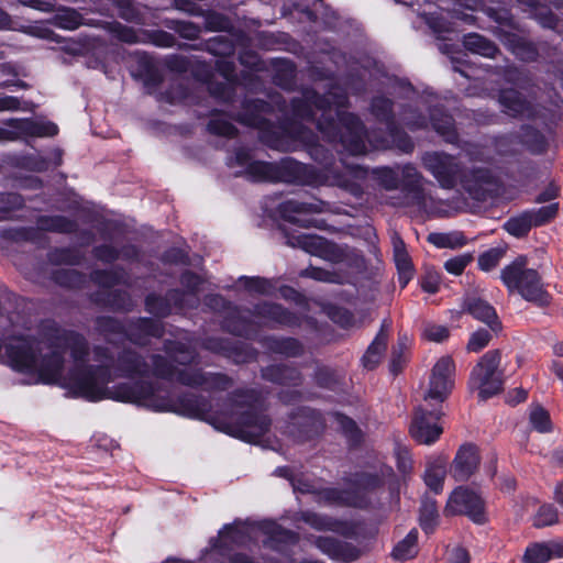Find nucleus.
Returning a JSON list of instances; mask_svg holds the SVG:
<instances>
[{"mask_svg": "<svg viewBox=\"0 0 563 563\" xmlns=\"http://www.w3.org/2000/svg\"><path fill=\"white\" fill-rule=\"evenodd\" d=\"M272 103L245 100L235 120L258 130L261 141L273 150L294 152L306 148L310 157L322 164L320 168L302 164L291 157L274 163V183L283 181L309 186H336L354 197L363 194L366 170L357 165L328 166L330 153L317 142L316 134L302 122H316L317 112L303 95L288 106L280 96H273Z\"/></svg>", "mask_w": 563, "mask_h": 563, "instance_id": "obj_2", "label": "nucleus"}, {"mask_svg": "<svg viewBox=\"0 0 563 563\" xmlns=\"http://www.w3.org/2000/svg\"><path fill=\"white\" fill-rule=\"evenodd\" d=\"M257 522L235 521L232 525H225L219 532V538L223 544H233L245 547L255 539L258 531Z\"/></svg>", "mask_w": 563, "mask_h": 563, "instance_id": "obj_20", "label": "nucleus"}, {"mask_svg": "<svg viewBox=\"0 0 563 563\" xmlns=\"http://www.w3.org/2000/svg\"><path fill=\"white\" fill-rule=\"evenodd\" d=\"M376 181L387 190H395L400 186L399 167H377L373 170Z\"/></svg>", "mask_w": 563, "mask_h": 563, "instance_id": "obj_46", "label": "nucleus"}, {"mask_svg": "<svg viewBox=\"0 0 563 563\" xmlns=\"http://www.w3.org/2000/svg\"><path fill=\"white\" fill-rule=\"evenodd\" d=\"M428 242L438 249H459L467 243L462 231L432 232L427 238Z\"/></svg>", "mask_w": 563, "mask_h": 563, "instance_id": "obj_35", "label": "nucleus"}, {"mask_svg": "<svg viewBox=\"0 0 563 563\" xmlns=\"http://www.w3.org/2000/svg\"><path fill=\"white\" fill-rule=\"evenodd\" d=\"M205 29L210 32H223L231 27V21L222 13L205 10Z\"/></svg>", "mask_w": 563, "mask_h": 563, "instance_id": "obj_53", "label": "nucleus"}, {"mask_svg": "<svg viewBox=\"0 0 563 563\" xmlns=\"http://www.w3.org/2000/svg\"><path fill=\"white\" fill-rule=\"evenodd\" d=\"M217 66L223 75L224 82H211L208 86L210 93L218 100L223 102H231L234 96V84L231 81V76L234 73V66L232 63L218 62Z\"/></svg>", "mask_w": 563, "mask_h": 563, "instance_id": "obj_27", "label": "nucleus"}, {"mask_svg": "<svg viewBox=\"0 0 563 563\" xmlns=\"http://www.w3.org/2000/svg\"><path fill=\"white\" fill-rule=\"evenodd\" d=\"M255 314L262 317L266 322H274L284 325H296L298 317L277 303H262L255 307Z\"/></svg>", "mask_w": 563, "mask_h": 563, "instance_id": "obj_29", "label": "nucleus"}, {"mask_svg": "<svg viewBox=\"0 0 563 563\" xmlns=\"http://www.w3.org/2000/svg\"><path fill=\"white\" fill-rule=\"evenodd\" d=\"M418 531L412 529L401 541H399L394 550L393 558L399 561L412 559L418 553Z\"/></svg>", "mask_w": 563, "mask_h": 563, "instance_id": "obj_39", "label": "nucleus"}, {"mask_svg": "<svg viewBox=\"0 0 563 563\" xmlns=\"http://www.w3.org/2000/svg\"><path fill=\"white\" fill-rule=\"evenodd\" d=\"M391 242L394 250V261L398 271V280L400 286L404 288L415 275L413 265L406 250L405 242L397 233L391 236Z\"/></svg>", "mask_w": 563, "mask_h": 563, "instance_id": "obj_22", "label": "nucleus"}, {"mask_svg": "<svg viewBox=\"0 0 563 563\" xmlns=\"http://www.w3.org/2000/svg\"><path fill=\"white\" fill-rule=\"evenodd\" d=\"M206 305L211 309L218 311H225L227 314L223 320V327L230 333L240 336L250 338L255 331L253 322L250 320V311L240 310L236 307H232L225 299L220 295H211L206 298Z\"/></svg>", "mask_w": 563, "mask_h": 563, "instance_id": "obj_11", "label": "nucleus"}, {"mask_svg": "<svg viewBox=\"0 0 563 563\" xmlns=\"http://www.w3.org/2000/svg\"><path fill=\"white\" fill-rule=\"evenodd\" d=\"M230 165L233 166V163H230ZM234 165L244 168L238 175L244 176L249 180L274 183V163L254 161L250 151L245 148H239L235 152Z\"/></svg>", "mask_w": 563, "mask_h": 563, "instance_id": "obj_15", "label": "nucleus"}, {"mask_svg": "<svg viewBox=\"0 0 563 563\" xmlns=\"http://www.w3.org/2000/svg\"><path fill=\"white\" fill-rule=\"evenodd\" d=\"M553 556L551 547L543 542H534L527 547L523 563H545Z\"/></svg>", "mask_w": 563, "mask_h": 563, "instance_id": "obj_45", "label": "nucleus"}, {"mask_svg": "<svg viewBox=\"0 0 563 563\" xmlns=\"http://www.w3.org/2000/svg\"><path fill=\"white\" fill-rule=\"evenodd\" d=\"M394 454L397 461L398 471L404 475L409 474L412 470V460L409 449L406 445L396 442Z\"/></svg>", "mask_w": 563, "mask_h": 563, "instance_id": "obj_61", "label": "nucleus"}, {"mask_svg": "<svg viewBox=\"0 0 563 563\" xmlns=\"http://www.w3.org/2000/svg\"><path fill=\"white\" fill-rule=\"evenodd\" d=\"M164 351L169 358L180 365L197 363L198 354L191 342L166 341L164 343Z\"/></svg>", "mask_w": 563, "mask_h": 563, "instance_id": "obj_32", "label": "nucleus"}, {"mask_svg": "<svg viewBox=\"0 0 563 563\" xmlns=\"http://www.w3.org/2000/svg\"><path fill=\"white\" fill-rule=\"evenodd\" d=\"M188 97V89L184 82L175 80L170 85L169 89L159 93L158 100L170 104H177L187 101Z\"/></svg>", "mask_w": 563, "mask_h": 563, "instance_id": "obj_51", "label": "nucleus"}, {"mask_svg": "<svg viewBox=\"0 0 563 563\" xmlns=\"http://www.w3.org/2000/svg\"><path fill=\"white\" fill-rule=\"evenodd\" d=\"M422 164L442 188L451 189L460 180L470 196L478 201H485L499 194L498 178L488 168H473L462 173L454 156L440 152L426 153L422 156Z\"/></svg>", "mask_w": 563, "mask_h": 563, "instance_id": "obj_4", "label": "nucleus"}, {"mask_svg": "<svg viewBox=\"0 0 563 563\" xmlns=\"http://www.w3.org/2000/svg\"><path fill=\"white\" fill-rule=\"evenodd\" d=\"M96 366L85 365L89 355L87 339L73 330L46 320L40 325L37 340H20L7 346L9 365L16 372L33 374L37 383L58 384L75 397L90 401L103 398L134 402L156 411H174L205 420L216 429L246 442H255L266 434L272 419L265 412L260 390L241 388L229 394L223 404L194 394L174 399L161 396L151 383L122 384L115 389L108 385L117 377L145 376L150 372L162 379L208 391H224L233 379L222 373H206L198 368H176L162 355H152V366L135 351L123 350L115 360L109 347L96 345L92 350Z\"/></svg>", "mask_w": 563, "mask_h": 563, "instance_id": "obj_1", "label": "nucleus"}, {"mask_svg": "<svg viewBox=\"0 0 563 563\" xmlns=\"http://www.w3.org/2000/svg\"><path fill=\"white\" fill-rule=\"evenodd\" d=\"M400 120L411 131L426 129L428 126L427 118L418 113L417 109L411 107L404 108Z\"/></svg>", "mask_w": 563, "mask_h": 563, "instance_id": "obj_60", "label": "nucleus"}, {"mask_svg": "<svg viewBox=\"0 0 563 563\" xmlns=\"http://www.w3.org/2000/svg\"><path fill=\"white\" fill-rule=\"evenodd\" d=\"M441 411L419 406L409 428L410 435L419 444L431 445L440 439L443 428L439 423Z\"/></svg>", "mask_w": 563, "mask_h": 563, "instance_id": "obj_12", "label": "nucleus"}, {"mask_svg": "<svg viewBox=\"0 0 563 563\" xmlns=\"http://www.w3.org/2000/svg\"><path fill=\"white\" fill-rule=\"evenodd\" d=\"M184 296L183 291L179 290L169 291L165 298L148 295L145 300V307L146 310L154 316L166 317L172 312V301L176 308H185V303L183 302Z\"/></svg>", "mask_w": 563, "mask_h": 563, "instance_id": "obj_25", "label": "nucleus"}, {"mask_svg": "<svg viewBox=\"0 0 563 563\" xmlns=\"http://www.w3.org/2000/svg\"><path fill=\"white\" fill-rule=\"evenodd\" d=\"M388 324L383 323L380 331L377 333L371 345L367 347L362 357V364L367 369H374L380 362L387 346Z\"/></svg>", "mask_w": 563, "mask_h": 563, "instance_id": "obj_31", "label": "nucleus"}, {"mask_svg": "<svg viewBox=\"0 0 563 563\" xmlns=\"http://www.w3.org/2000/svg\"><path fill=\"white\" fill-rule=\"evenodd\" d=\"M49 260L55 264L77 265L81 262L82 255L76 249H57L51 253Z\"/></svg>", "mask_w": 563, "mask_h": 563, "instance_id": "obj_59", "label": "nucleus"}, {"mask_svg": "<svg viewBox=\"0 0 563 563\" xmlns=\"http://www.w3.org/2000/svg\"><path fill=\"white\" fill-rule=\"evenodd\" d=\"M328 211H330V205L320 199H313L310 202L289 199L278 206L280 217L292 223L300 222V216L324 213Z\"/></svg>", "mask_w": 563, "mask_h": 563, "instance_id": "obj_18", "label": "nucleus"}, {"mask_svg": "<svg viewBox=\"0 0 563 563\" xmlns=\"http://www.w3.org/2000/svg\"><path fill=\"white\" fill-rule=\"evenodd\" d=\"M103 29L115 40L126 44H140L143 42V30H134L120 22H104Z\"/></svg>", "mask_w": 563, "mask_h": 563, "instance_id": "obj_34", "label": "nucleus"}, {"mask_svg": "<svg viewBox=\"0 0 563 563\" xmlns=\"http://www.w3.org/2000/svg\"><path fill=\"white\" fill-rule=\"evenodd\" d=\"M500 279L510 292H518L527 301L538 306L550 302L539 272L528 266L526 256H518L506 265L500 272Z\"/></svg>", "mask_w": 563, "mask_h": 563, "instance_id": "obj_5", "label": "nucleus"}, {"mask_svg": "<svg viewBox=\"0 0 563 563\" xmlns=\"http://www.w3.org/2000/svg\"><path fill=\"white\" fill-rule=\"evenodd\" d=\"M296 68L289 60H278L274 82L285 89H289L295 79Z\"/></svg>", "mask_w": 563, "mask_h": 563, "instance_id": "obj_50", "label": "nucleus"}, {"mask_svg": "<svg viewBox=\"0 0 563 563\" xmlns=\"http://www.w3.org/2000/svg\"><path fill=\"white\" fill-rule=\"evenodd\" d=\"M559 521L558 510L552 505H542L533 517V526L543 528Z\"/></svg>", "mask_w": 563, "mask_h": 563, "instance_id": "obj_58", "label": "nucleus"}, {"mask_svg": "<svg viewBox=\"0 0 563 563\" xmlns=\"http://www.w3.org/2000/svg\"><path fill=\"white\" fill-rule=\"evenodd\" d=\"M37 229L56 233H71L76 231L77 223L63 216H43L37 219Z\"/></svg>", "mask_w": 563, "mask_h": 563, "instance_id": "obj_36", "label": "nucleus"}, {"mask_svg": "<svg viewBox=\"0 0 563 563\" xmlns=\"http://www.w3.org/2000/svg\"><path fill=\"white\" fill-rule=\"evenodd\" d=\"M558 211L559 203L554 202L538 209L529 210L528 213L530 216L533 227H540L555 218Z\"/></svg>", "mask_w": 563, "mask_h": 563, "instance_id": "obj_55", "label": "nucleus"}, {"mask_svg": "<svg viewBox=\"0 0 563 563\" xmlns=\"http://www.w3.org/2000/svg\"><path fill=\"white\" fill-rule=\"evenodd\" d=\"M207 130L209 133L232 139L236 136V128L228 120L223 119L218 112L212 113Z\"/></svg>", "mask_w": 563, "mask_h": 563, "instance_id": "obj_47", "label": "nucleus"}, {"mask_svg": "<svg viewBox=\"0 0 563 563\" xmlns=\"http://www.w3.org/2000/svg\"><path fill=\"white\" fill-rule=\"evenodd\" d=\"M349 489L322 488L318 492V503L329 506L366 508L371 504L369 494L383 485L377 474L356 473L347 479Z\"/></svg>", "mask_w": 563, "mask_h": 563, "instance_id": "obj_6", "label": "nucleus"}, {"mask_svg": "<svg viewBox=\"0 0 563 563\" xmlns=\"http://www.w3.org/2000/svg\"><path fill=\"white\" fill-rule=\"evenodd\" d=\"M331 417L338 424V429L345 435L351 444H356L361 441L362 432L354 420L339 412L332 413Z\"/></svg>", "mask_w": 563, "mask_h": 563, "instance_id": "obj_43", "label": "nucleus"}, {"mask_svg": "<svg viewBox=\"0 0 563 563\" xmlns=\"http://www.w3.org/2000/svg\"><path fill=\"white\" fill-rule=\"evenodd\" d=\"M463 45L467 51L488 58H494L496 54L499 53V49L494 42L477 33H470L465 35L463 38Z\"/></svg>", "mask_w": 563, "mask_h": 563, "instance_id": "obj_33", "label": "nucleus"}, {"mask_svg": "<svg viewBox=\"0 0 563 563\" xmlns=\"http://www.w3.org/2000/svg\"><path fill=\"white\" fill-rule=\"evenodd\" d=\"M240 282L244 288L254 294L260 295H272L275 290V286L271 279L262 277H241Z\"/></svg>", "mask_w": 563, "mask_h": 563, "instance_id": "obj_52", "label": "nucleus"}, {"mask_svg": "<svg viewBox=\"0 0 563 563\" xmlns=\"http://www.w3.org/2000/svg\"><path fill=\"white\" fill-rule=\"evenodd\" d=\"M301 519L316 530L335 532L342 531V522L324 515H319L312 511H306L302 512Z\"/></svg>", "mask_w": 563, "mask_h": 563, "instance_id": "obj_40", "label": "nucleus"}, {"mask_svg": "<svg viewBox=\"0 0 563 563\" xmlns=\"http://www.w3.org/2000/svg\"><path fill=\"white\" fill-rule=\"evenodd\" d=\"M306 101L312 106L317 113L318 130L330 143H338L351 155H363L367 152L368 142L374 148H385L396 145L402 152L409 153L413 150L411 139L400 132L397 126L394 113V102L386 97H374L371 102L369 112L386 126L385 137H373L365 130L360 118L346 112L349 107L347 91L339 86H333L320 97L314 90L306 89L303 92Z\"/></svg>", "mask_w": 563, "mask_h": 563, "instance_id": "obj_3", "label": "nucleus"}, {"mask_svg": "<svg viewBox=\"0 0 563 563\" xmlns=\"http://www.w3.org/2000/svg\"><path fill=\"white\" fill-rule=\"evenodd\" d=\"M504 45L520 60L536 62L539 57L537 46L525 37L517 34L504 33L500 35Z\"/></svg>", "mask_w": 563, "mask_h": 563, "instance_id": "obj_23", "label": "nucleus"}, {"mask_svg": "<svg viewBox=\"0 0 563 563\" xmlns=\"http://www.w3.org/2000/svg\"><path fill=\"white\" fill-rule=\"evenodd\" d=\"M505 252L503 249L494 247L490 249L478 256V267L484 272H489L495 268L500 260L503 258Z\"/></svg>", "mask_w": 563, "mask_h": 563, "instance_id": "obj_62", "label": "nucleus"}, {"mask_svg": "<svg viewBox=\"0 0 563 563\" xmlns=\"http://www.w3.org/2000/svg\"><path fill=\"white\" fill-rule=\"evenodd\" d=\"M290 422L286 427V433L300 440H309L319 434L325 426L323 417L310 408H301L291 416Z\"/></svg>", "mask_w": 563, "mask_h": 563, "instance_id": "obj_14", "label": "nucleus"}, {"mask_svg": "<svg viewBox=\"0 0 563 563\" xmlns=\"http://www.w3.org/2000/svg\"><path fill=\"white\" fill-rule=\"evenodd\" d=\"M164 24L166 27L178 33L183 38L190 41L197 40L201 33L200 26L189 21L167 19Z\"/></svg>", "mask_w": 563, "mask_h": 563, "instance_id": "obj_48", "label": "nucleus"}, {"mask_svg": "<svg viewBox=\"0 0 563 563\" xmlns=\"http://www.w3.org/2000/svg\"><path fill=\"white\" fill-rule=\"evenodd\" d=\"M5 125L12 128L8 130L13 132L18 141L21 136L51 137L58 133V126L51 121L33 120V119H8Z\"/></svg>", "mask_w": 563, "mask_h": 563, "instance_id": "obj_17", "label": "nucleus"}, {"mask_svg": "<svg viewBox=\"0 0 563 563\" xmlns=\"http://www.w3.org/2000/svg\"><path fill=\"white\" fill-rule=\"evenodd\" d=\"M401 175L400 186L404 192L411 195L412 203L418 207L426 206V194L422 188V175L411 165L406 164L399 167V176Z\"/></svg>", "mask_w": 563, "mask_h": 563, "instance_id": "obj_21", "label": "nucleus"}, {"mask_svg": "<svg viewBox=\"0 0 563 563\" xmlns=\"http://www.w3.org/2000/svg\"><path fill=\"white\" fill-rule=\"evenodd\" d=\"M314 544L322 553L332 559H340L343 556V545L334 538L319 537L316 539Z\"/></svg>", "mask_w": 563, "mask_h": 563, "instance_id": "obj_56", "label": "nucleus"}, {"mask_svg": "<svg viewBox=\"0 0 563 563\" xmlns=\"http://www.w3.org/2000/svg\"><path fill=\"white\" fill-rule=\"evenodd\" d=\"M439 514L437 501L431 498H424L420 508V527L426 533H432L438 526Z\"/></svg>", "mask_w": 563, "mask_h": 563, "instance_id": "obj_41", "label": "nucleus"}, {"mask_svg": "<svg viewBox=\"0 0 563 563\" xmlns=\"http://www.w3.org/2000/svg\"><path fill=\"white\" fill-rule=\"evenodd\" d=\"M258 531L266 537L264 544L275 551L285 552L299 542V534L283 528L273 520L258 521Z\"/></svg>", "mask_w": 563, "mask_h": 563, "instance_id": "obj_16", "label": "nucleus"}, {"mask_svg": "<svg viewBox=\"0 0 563 563\" xmlns=\"http://www.w3.org/2000/svg\"><path fill=\"white\" fill-rule=\"evenodd\" d=\"M55 280L65 287H78L84 282V276L75 269H59L55 273Z\"/></svg>", "mask_w": 563, "mask_h": 563, "instance_id": "obj_63", "label": "nucleus"}, {"mask_svg": "<svg viewBox=\"0 0 563 563\" xmlns=\"http://www.w3.org/2000/svg\"><path fill=\"white\" fill-rule=\"evenodd\" d=\"M208 49L216 55H230L233 53V44L225 36H217L208 42Z\"/></svg>", "mask_w": 563, "mask_h": 563, "instance_id": "obj_64", "label": "nucleus"}, {"mask_svg": "<svg viewBox=\"0 0 563 563\" xmlns=\"http://www.w3.org/2000/svg\"><path fill=\"white\" fill-rule=\"evenodd\" d=\"M143 44L151 43L158 47H173L176 38L173 34L157 30V31H143Z\"/></svg>", "mask_w": 563, "mask_h": 563, "instance_id": "obj_57", "label": "nucleus"}, {"mask_svg": "<svg viewBox=\"0 0 563 563\" xmlns=\"http://www.w3.org/2000/svg\"><path fill=\"white\" fill-rule=\"evenodd\" d=\"M529 422L533 430L545 433L552 430L550 413L540 405H533L529 410Z\"/></svg>", "mask_w": 563, "mask_h": 563, "instance_id": "obj_44", "label": "nucleus"}, {"mask_svg": "<svg viewBox=\"0 0 563 563\" xmlns=\"http://www.w3.org/2000/svg\"><path fill=\"white\" fill-rule=\"evenodd\" d=\"M446 474L445 462L442 460L429 463L424 472V483L435 494L440 493L443 488V483Z\"/></svg>", "mask_w": 563, "mask_h": 563, "instance_id": "obj_38", "label": "nucleus"}, {"mask_svg": "<svg viewBox=\"0 0 563 563\" xmlns=\"http://www.w3.org/2000/svg\"><path fill=\"white\" fill-rule=\"evenodd\" d=\"M266 346L272 352L283 354L286 356H297L302 351L300 342L292 338H267Z\"/></svg>", "mask_w": 563, "mask_h": 563, "instance_id": "obj_42", "label": "nucleus"}, {"mask_svg": "<svg viewBox=\"0 0 563 563\" xmlns=\"http://www.w3.org/2000/svg\"><path fill=\"white\" fill-rule=\"evenodd\" d=\"M522 143L534 154L544 152L547 147L544 136L539 131L530 126H526L523 129Z\"/></svg>", "mask_w": 563, "mask_h": 563, "instance_id": "obj_54", "label": "nucleus"}, {"mask_svg": "<svg viewBox=\"0 0 563 563\" xmlns=\"http://www.w3.org/2000/svg\"><path fill=\"white\" fill-rule=\"evenodd\" d=\"M444 511L451 516L465 515L479 525L486 521L482 497L466 487H457L452 492Z\"/></svg>", "mask_w": 563, "mask_h": 563, "instance_id": "obj_9", "label": "nucleus"}, {"mask_svg": "<svg viewBox=\"0 0 563 563\" xmlns=\"http://www.w3.org/2000/svg\"><path fill=\"white\" fill-rule=\"evenodd\" d=\"M464 310L476 320L486 323L490 330L495 332L500 330L501 324L496 310L487 301L479 298H470L464 303Z\"/></svg>", "mask_w": 563, "mask_h": 563, "instance_id": "obj_24", "label": "nucleus"}, {"mask_svg": "<svg viewBox=\"0 0 563 563\" xmlns=\"http://www.w3.org/2000/svg\"><path fill=\"white\" fill-rule=\"evenodd\" d=\"M455 364L450 356L441 357L433 366L424 401L443 402L454 387Z\"/></svg>", "mask_w": 563, "mask_h": 563, "instance_id": "obj_10", "label": "nucleus"}, {"mask_svg": "<svg viewBox=\"0 0 563 563\" xmlns=\"http://www.w3.org/2000/svg\"><path fill=\"white\" fill-rule=\"evenodd\" d=\"M532 227H533V224H532V221L530 219L528 211L521 213L518 217L510 218L504 224L505 230L509 234L517 236V238H521V236L526 235Z\"/></svg>", "mask_w": 563, "mask_h": 563, "instance_id": "obj_49", "label": "nucleus"}, {"mask_svg": "<svg viewBox=\"0 0 563 563\" xmlns=\"http://www.w3.org/2000/svg\"><path fill=\"white\" fill-rule=\"evenodd\" d=\"M430 122L433 130L448 143L457 141V132L451 115L443 112L441 108L434 107L430 111Z\"/></svg>", "mask_w": 563, "mask_h": 563, "instance_id": "obj_30", "label": "nucleus"}, {"mask_svg": "<svg viewBox=\"0 0 563 563\" xmlns=\"http://www.w3.org/2000/svg\"><path fill=\"white\" fill-rule=\"evenodd\" d=\"M479 464V455L477 449L473 444L462 445L453 461L452 476L456 481L468 479L477 470Z\"/></svg>", "mask_w": 563, "mask_h": 563, "instance_id": "obj_19", "label": "nucleus"}, {"mask_svg": "<svg viewBox=\"0 0 563 563\" xmlns=\"http://www.w3.org/2000/svg\"><path fill=\"white\" fill-rule=\"evenodd\" d=\"M501 355L498 350L486 352L473 367L468 387L478 393L481 400H486L503 388V371H499Z\"/></svg>", "mask_w": 563, "mask_h": 563, "instance_id": "obj_8", "label": "nucleus"}, {"mask_svg": "<svg viewBox=\"0 0 563 563\" xmlns=\"http://www.w3.org/2000/svg\"><path fill=\"white\" fill-rule=\"evenodd\" d=\"M499 104L504 112L511 117H519L530 113V103L516 89H504L498 96Z\"/></svg>", "mask_w": 563, "mask_h": 563, "instance_id": "obj_28", "label": "nucleus"}, {"mask_svg": "<svg viewBox=\"0 0 563 563\" xmlns=\"http://www.w3.org/2000/svg\"><path fill=\"white\" fill-rule=\"evenodd\" d=\"M287 244L330 262H341L344 252L336 244L318 235L300 234L288 238Z\"/></svg>", "mask_w": 563, "mask_h": 563, "instance_id": "obj_13", "label": "nucleus"}, {"mask_svg": "<svg viewBox=\"0 0 563 563\" xmlns=\"http://www.w3.org/2000/svg\"><path fill=\"white\" fill-rule=\"evenodd\" d=\"M97 329L109 343L129 340L137 345H146L150 338H161L164 333L163 323L158 320L140 318L136 321L123 324L111 317H99Z\"/></svg>", "mask_w": 563, "mask_h": 563, "instance_id": "obj_7", "label": "nucleus"}, {"mask_svg": "<svg viewBox=\"0 0 563 563\" xmlns=\"http://www.w3.org/2000/svg\"><path fill=\"white\" fill-rule=\"evenodd\" d=\"M262 377L274 384L298 386L302 377L298 369L287 365H271L262 369Z\"/></svg>", "mask_w": 563, "mask_h": 563, "instance_id": "obj_26", "label": "nucleus"}, {"mask_svg": "<svg viewBox=\"0 0 563 563\" xmlns=\"http://www.w3.org/2000/svg\"><path fill=\"white\" fill-rule=\"evenodd\" d=\"M48 23L63 30L74 31L82 24V16L75 9L63 7L55 12Z\"/></svg>", "mask_w": 563, "mask_h": 563, "instance_id": "obj_37", "label": "nucleus"}]
</instances>
